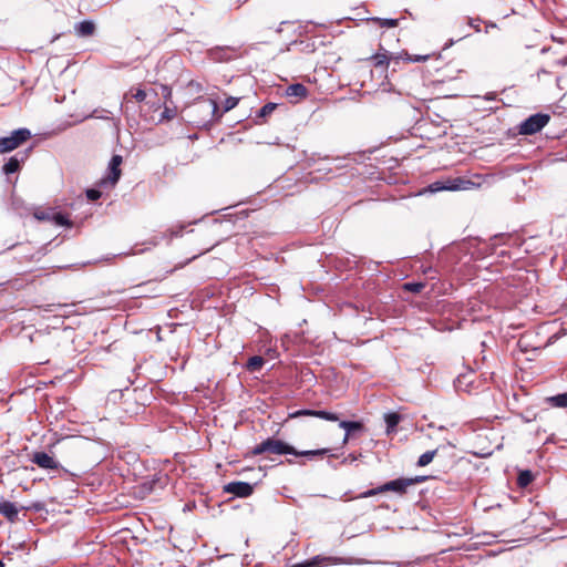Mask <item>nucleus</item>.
Returning <instances> with one entry per match:
<instances>
[{"label": "nucleus", "instance_id": "a878e982", "mask_svg": "<svg viewBox=\"0 0 567 567\" xmlns=\"http://www.w3.org/2000/svg\"><path fill=\"white\" fill-rule=\"evenodd\" d=\"M436 453L437 450L426 451L425 453H423L417 460V466L423 467L429 465L433 461Z\"/></svg>", "mask_w": 567, "mask_h": 567}, {"label": "nucleus", "instance_id": "c9c22d12", "mask_svg": "<svg viewBox=\"0 0 567 567\" xmlns=\"http://www.w3.org/2000/svg\"><path fill=\"white\" fill-rule=\"evenodd\" d=\"M0 567H4V563L0 560Z\"/></svg>", "mask_w": 567, "mask_h": 567}, {"label": "nucleus", "instance_id": "9b49d317", "mask_svg": "<svg viewBox=\"0 0 567 567\" xmlns=\"http://www.w3.org/2000/svg\"><path fill=\"white\" fill-rule=\"evenodd\" d=\"M461 70L453 65L451 62L446 63L443 68H437V76L433 80L437 83H445L457 79Z\"/></svg>", "mask_w": 567, "mask_h": 567}, {"label": "nucleus", "instance_id": "aec40b11", "mask_svg": "<svg viewBox=\"0 0 567 567\" xmlns=\"http://www.w3.org/2000/svg\"><path fill=\"white\" fill-rule=\"evenodd\" d=\"M278 104L269 102L265 104L257 113L256 118L260 121H256V123H264L266 122L267 116H269L276 109Z\"/></svg>", "mask_w": 567, "mask_h": 567}, {"label": "nucleus", "instance_id": "423d86ee", "mask_svg": "<svg viewBox=\"0 0 567 567\" xmlns=\"http://www.w3.org/2000/svg\"><path fill=\"white\" fill-rule=\"evenodd\" d=\"M550 117L547 114L537 113L526 118L519 126V133L523 135H532L539 132Z\"/></svg>", "mask_w": 567, "mask_h": 567}, {"label": "nucleus", "instance_id": "2f4dec72", "mask_svg": "<svg viewBox=\"0 0 567 567\" xmlns=\"http://www.w3.org/2000/svg\"><path fill=\"white\" fill-rule=\"evenodd\" d=\"M431 58V54H424V55H410L408 54L406 60L409 62H423Z\"/></svg>", "mask_w": 567, "mask_h": 567}, {"label": "nucleus", "instance_id": "7c9ffc66", "mask_svg": "<svg viewBox=\"0 0 567 567\" xmlns=\"http://www.w3.org/2000/svg\"><path fill=\"white\" fill-rule=\"evenodd\" d=\"M175 115H176V110L166 106L162 113V120L169 121V120L174 118Z\"/></svg>", "mask_w": 567, "mask_h": 567}, {"label": "nucleus", "instance_id": "0eeeda50", "mask_svg": "<svg viewBox=\"0 0 567 567\" xmlns=\"http://www.w3.org/2000/svg\"><path fill=\"white\" fill-rule=\"evenodd\" d=\"M123 163V157L121 155H113L110 164H109V175L103 177L100 182V186L110 185L111 187L115 186L118 179L121 178L122 171L121 165Z\"/></svg>", "mask_w": 567, "mask_h": 567}, {"label": "nucleus", "instance_id": "f257e3e1", "mask_svg": "<svg viewBox=\"0 0 567 567\" xmlns=\"http://www.w3.org/2000/svg\"><path fill=\"white\" fill-rule=\"evenodd\" d=\"M328 452L326 449L321 450H311V451H297L293 446L288 443L277 440L275 437H268L261 443L255 445L250 451L249 455L257 456L265 453L276 454V455H285L291 454L295 456H316V455H324Z\"/></svg>", "mask_w": 567, "mask_h": 567}, {"label": "nucleus", "instance_id": "dca6fc26", "mask_svg": "<svg viewBox=\"0 0 567 567\" xmlns=\"http://www.w3.org/2000/svg\"><path fill=\"white\" fill-rule=\"evenodd\" d=\"M75 33L79 37H91L95 32V24L92 21H81L74 27Z\"/></svg>", "mask_w": 567, "mask_h": 567}, {"label": "nucleus", "instance_id": "7ed1b4c3", "mask_svg": "<svg viewBox=\"0 0 567 567\" xmlns=\"http://www.w3.org/2000/svg\"><path fill=\"white\" fill-rule=\"evenodd\" d=\"M409 482L410 481H408L406 477H400L393 481H389L377 488L363 492L360 495V497L367 498L386 492H393L400 496H403L408 493Z\"/></svg>", "mask_w": 567, "mask_h": 567}, {"label": "nucleus", "instance_id": "a211bd4d", "mask_svg": "<svg viewBox=\"0 0 567 567\" xmlns=\"http://www.w3.org/2000/svg\"><path fill=\"white\" fill-rule=\"evenodd\" d=\"M238 101H239L238 97H233V96L227 97L223 104V110L220 112L219 105H218L217 101L215 100V117L221 116L223 113L228 112L231 109H234L237 105Z\"/></svg>", "mask_w": 567, "mask_h": 567}, {"label": "nucleus", "instance_id": "9d476101", "mask_svg": "<svg viewBox=\"0 0 567 567\" xmlns=\"http://www.w3.org/2000/svg\"><path fill=\"white\" fill-rule=\"evenodd\" d=\"M224 492L238 497H248L254 493V486L247 482H231L224 486Z\"/></svg>", "mask_w": 567, "mask_h": 567}, {"label": "nucleus", "instance_id": "f3484780", "mask_svg": "<svg viewBox=\"0 0 567 567\" xmlns=\"http://www.w3.org/2000/svg\"><path fill=\"white\" fill-rule=\"evenodd\" d=\"M545 403L550 408H567V392L560 393L554 396H548L545 399Z\"/></svg>", "mask_w": 567, "mask_h": 567}, {"label": "nucleus", "instance_id": "c85d7f7f", "mask_svg": "<svg viewBox=\"0 0 567 567\" xmlns=\"http://www.w3.org/2000/svg\"><path fill=\"white\" fill-rule=\"evenodd\" d=\"M378 24L382 28H395L398 25L396 19H375Z\"/></svg>", "mask_w": 567, "mask_h": 567}, {"label": "nucleus", "instance_id": "cd10ccee", "mask_svg": "<svg viewBox=\"0 0 567 567\" xmlns=\"http://www.w3.org/2000/svg\"><path fill=\"white\" fill-rule=\"evenodd\" d=\"M53 220L59 226H71V223L68 219V217L61 213H55L53 215Z\"/></svg>", "mask_w": 567, "mask_h": 567}, {"label": "nucleus", "instance_id": "f8f14e48", "mask_svg": "<svg viewBox=\"0 0 567 567\" xmlns=\"http://www.w3.org/2000/svg\"><path fill=\"white\" fill-rule=\"evenodd\" d=\"M0 514L10 523H16L18 520L19 508L12 502L0 499Z\"/></svg>", "mask_w": 567, "mask_h": 567}, {"label": "nucleus", "instance_id": "2eb2a0df", "mask_svg": "<svg viewBox=\"0 0 567 567\" xmlns=\"http://www.w3.org/2000/svg\"><path fill=\"white\" fill-rule=\"evenodd\" d=\"M237 50L234 48H219L215 47V62H224L235 59L237 56Z\"/></svg>", "mask_w": 567, "mask_h": 567}, {"label": "nucleus", "instance_id": "412c9836", "mask_svg": "<svg viewBox=\"0 0 567 567\" xmlns=\"http://www.w3.org/2000/svg\"><path fill=\"white\" fill-rule=\"evenodd\" d=\"M339 426L347 431L344 436V442L349 440L350 433L357 430H361L363 427L361 422L357 421H340Z\"/></svg>", "mask_w": 567, "mask_h": 567}, {"label": "nucleus", "instance_id": "393cba45", "mask_svg": "<svg viewBox=\"0 0 567 567\" xmlns=\"http://www.w3.org/2000/svg\"><path fill=\"white\" fill-rule=\"evenodd\" d=\"M20 169V161L12 156L9 161L3 165V173L9 175L18 172Z\"/></svg>", "mask_w": 567, "mask_h": 567}, {"label": "nucleus", "instance_id": "72a5a7b5", "mask_svg": "<svg viewBox=\"0 0 567 567\" xmlns=\"http://www.w3.org/2000/svg\"><path fill=\"white\" fill-rule=\"evenodd\" d=\"M409 482V487L419 483H423L425 481V476H415V477H406Z\"/></svg>", "mask_w": 567, "mask_h": 567}, {"label": "nucleus", "instance_id": "bb28decb", "mask_svg": "<svg viewBox=\"0 0 567 567\" xmlns=\"http://www.w3.org/2000/svg\"><path fill=\"white\" fill-rule=\"evenodd\" d=\"M425 287V284L423 282H406L403 285L404 290L413 292V293H420Z\"/></svg>", "mask_w": 567, "mask_h": 567}, {"label": "nucleus", "instance_id": "1a4fd4ad", "mask_svg": "<svg viewBox=\"0 0 567 567\" xmlns=\"http://www.w3.org/2000/svg\"><path fill=\"white\" fill-rule=\"evenodd\" d=\"M299 416H316L331 422L339 421L338 414L328 411L299 410L288 414V419H295Z\"/></svg>", "mask_w": 567, "mask_h": 567}, {"label": "nucleus", "instance_id": "f03ea898", "mask_svg": "<svg viewBox=\"0 0 567 567\" xmlns=\"http://www.w3.org/2000/svg\"><path fill=\"white\" fill-rule=\"evenodd\" d=\"M482 176L475 175L473 178H467L464 176L449 178L443 183H435V190H470L474 188H478L482 185Z\"/></svg>", "mask_w": 567, "mask_h": 567}, {"label": "nucleus", "instance_id": "f704fd0d", "mask_svg": "<svg viewBox=\"0 0 567 567\" xmlns=\"http://www.w3.org/2000/svg\"><path fill=\"white\" fill-rule=\"evenodd\" d=\"M60 443L64 444L69 450H73V441L71 439H64Z\"/></svg>", "mask_w": 567, "mask_h": 567}, {"label": "nucleus", "instance_id": "20e7f679", "mask_svg": "<svg viewBox=\"0 0 567 567\" xmlns=\"http://www.w3.org/2000/svg\"><path fill=\"white\" fill-rule=\"evenodd\" d=\"M32 134L28 128H18L11 133L10 136L0 138V154L9 153L31 138Z\"/></svg>", "mask_w": 567, "mask_h": 567}, {"label": "nucleus", "instance_id": "4be33fe9", "mask_svg": "<svg viewBox=\"0 0 567 567\" xmlns=\"http://www.w3.org/2000/svg\"><path fill=\"white\" fill-rule=\"evenodd\" d=\"M264 363H265V360L262 357L254 355L248 359V361L246 363V369L249 372H257L262 368Z\"/></svg>", "mask_w": 567, "mask_h": 567}, {"label": "nucleus", "instance_id": "473e14b6", "mask_svg": "<svg viewBox=\"0 0 567 567\" xmlns=\"http://www.w3.org/2000/svg\"><path fill=\"white\" fill-rule=\"evenodd\" d=\"M132 96L136 102H143L146 99V92L143 89H136Z\"/></svg>", "mask_w": 567, "mask_h": 567}, {"label": "nucleus", "instance_id": "5701e85b", "mask_svg": "<svg viewBox=\"0 0 567 567\" xmlns=\"http://www.w3.org/2000/svg\"><path fill=\"white\" fill-rule=\"evenodd\" d=\"M401 421V415L398 413H388L385 414V423H386V433H391L395 431V427Z\"/></svg>", "mask_w": 567, "mask_h": 567}, {"label": "nucleus", "instance_id": "4468645a", "mask_svg": "<svg viewBox=\"0 0 567 567\" xmlns=\"http://www.w3.org/2000/svg\"><path fill=\"white\" fill-rule=\"evenodd\" d=\"M307 95L308 89L301 83L291 84L286 89V96L289 99L295 97V102L307 97Z\"/></svg>", "mask_w": 567, "mask_h": 567}, {"label": "nucleus", "instance_id": "6ab92c4d", "mask_svg": "<svg viewBox=\"0 0 567 567\" xmlns=\"http://www.w3.org/2000/svg\"><path fill=\"white\" fill-rule=\"evenodd\" d=\"M332 560L333 559L331 557L316 556L303 564L297 565L296 567H320L323 565L327 566L330 565Z\"/></svg>", "mask_w": 567, "mask_h": 567}, {"label": "nucleus", "instance_id": "6e6552de", "mask_svg": "<svg viewBox=\"0 0 567 567\" xmlns=\"http://www.w3.org/2000/svg\"><path fill=\"white\" fill-rule=\"evenodd\" d=\"M31 462L42 470L56 471L61 467L53 454L42 451L34 452L31 456Z\"/></svg>", "mask_w": 567, "mask_h": 567}, {"label": "nucleus", "instance_id": "c756f323", "mask_svg": "<svg viewBox=\"0 0 567 567\" xmlns=\"http://www.w3.org/2000/svg\"><path fill=\"white\" fill-rule=\"evenodd\" d=\"M85 194H86L87 199L91 202H95L102 196V193L95 188L86 189Z\"/></svg>", "mask_w": 567, "mask_h": 567}, {"label": "nucleus", "instance_id": "b1692460", "mask_svg": "<svg viewBox=\"0 0 567 567\" xmlns=\"http://www.w3.org/2000/svg\"><path fill=\"white\" fill-rule=\"evenodd\" d=\"M534 481V475L530 471H520L517 476V485L522 488L527 487Z\"/></svg>", "mask_w": 567, "mask_h": 567}, {"label": "nucleus", "instance_id": "ddd939ff", "mask_svg": "<svg viewBox=\"0 0 567 567\" xmlns=\"http://www.w3.org/2000/svg\"><path fill=\"white\" fill-rule=\"evenodd\" d=\"M370 60L372 61L375 70L380 71L381 74H384L388 71L391 61V55L389 54V52L384 51L382 53H375L370 58Z\"/></svg>", "mask_w": 567, "mask_h": 567}, {"label": "nucleus", "instance_id": "39448f33", "mask_svg": "<svg viewBox=\"0 0 567 567\" xmlns=\"http://www.w3.org/2000/svg\"><path fill=\"white\" fill-rule=\"evenodd\" d=\"M402 89L410 96L423 100V82L419 71L405 74L402 79Z\"/></svg>", "mask_w": 567, "mask_h": 567}]
</instances>
